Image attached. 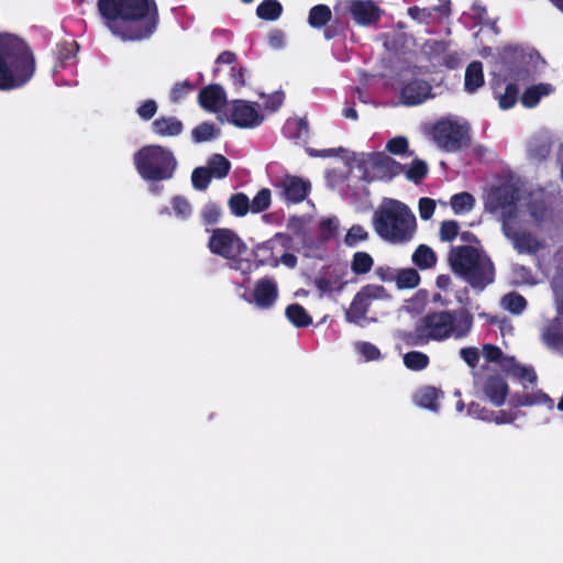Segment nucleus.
<instances>
[{"instance_id": "f257e3e1", "label": "nucleus", "mask_w": 563, "mask_h": 563, "mask_svg": "<svg viewBox=\"0 0 563 563\" xmlns=\"http://www.w3.org/2000/svg\"><path fill=\"white\" fill-rule=\"evenodd\" d=\"M97 7L104 25L122 41H141L156 30L155 0H98Z\"/></svg>"}, {"instance_id": "f03ea898", "label": "nucleus", "mask_w": 563, "mask_h": 563, "mask_svg": "<svg viewBox=\"0 0 563 563\" xmlns=\"http://www.w3.org/2000/svg\"><path fill=\"white\" fill-rule=\"evenodd\" d=\"M474 324V316L466 308L433 310L419 318L412 330L401 331L399 339L407 346H424L450 338H466Z\"/></svg>"}, {"instance_id": "7ed1b4c3", "label": "nucleus", "mask_w": 563, "mask_h": 563, "mask_svg": "<svg viewBox=\"0 0 563 563\" xmlns=\"http://www.w3.org/2000/svg\"><path fill=\"white\" fill-rule=\"evenodd\" d=\"M36 71L30 45L21 37L0 33V91L23 88Z\"/></svg>"}, {"instance_id": "20e7f679", "label": "nucleus", "mask_w": 563, "mask_h": 563, "mask_svg": "<svg viewBox=\"0 0 563 563\" xmlns=\"http://www.w3.org/2000/svg\"><path fill=\"white\" fill-rule=\"evenodd\" d=\"M372 223L376 234L386 242H409L416 232L417 220L410 208L396 199L385 198L374 211Z\"/></svg>"}, {"instance_id": "39448f33", "label": "nucleus", "mask_w": 563, "mask_h": 563, "mask_svg": "<svg viewBox=\"0 0 563 563\" xmlns=\"http://www.w3.org/2000/svg\"><path fill=\"white\" fill-rule=\"evenodd\" d=\"M449 263L452 271L474 289L483 290L495 280L493 261L487 254L472 245L452 247Z\"/></svg>"}, {"instance_id": "423d86ee", "label": "nucleus", "mask_w": 563, "mask_h": 563, "mask_svg": "<svg viewBox=\"0 0 563 563\" xmlns=\"http://www.w3.org/2000/svg\"><path fill=\"white\" fill-rule=\"evenodd\" d=\"M133 164L145 181L159 183L174 177L178 162L168 147L150 144L144 145L133 154Z\"/></svg>"}, {"instance_id": "0eeeda50", "label": "nucleus", "mask_w": 563, "mask_h": 563, "mask_svg": "<svg viewBox=\"0 0 563 563\" xmlns=\"http://www.w3.org/2000/svg\"><path fill=\"white\" fill-rule=\"evenodd\" d=\"M430 135L445 152H459L471 145L470 126L451 120L437 121L431 128Z\"/></svg>"}, {"instance_id": "6e6552de", "label": "nucleus", "mask_w": 563, "mask_h": 563, "mask_svg": "<svg viewBox=\"0 0 563 563\" xmlns=\"http://www.w3.org/2000/svg\"><path fill=\"white\" fill-rule=\"evenodd\" d=\"M387 290L382 285L367 284L354 295L350 307L345 309L344 318L347 323L364 325L366 314L374 300L388 298Z\"/></svg>"}, {"instance_id": "1a4fd4ad", "label": "nucleus", "mask_w": 563, "mask_h": 563, "mask_svg": "<svg viewBox=\"0 0 563 563\" xmlns=\"http://www.w3.org/2000/svg\"><path fill=\"white\" fill-rule=\"evenodd\" d=\"M207 246L212 254L225 260H236L247 251L245 242L229 228L213 229Z\"/></svg>"}, {"instance_id": "9d476101", "label": "nucleus", "mask_w": 563, "mask_h": 563, "mask_svg": "<svg viewBox=\"0 0 563 563\" xmlns=\"http://www.w3.org/2000/svg\"><path fill=\"white\" fill-rule=\"evenodd\" d=\"M367 163L373 173V175L368 177V181L374 179L390 181L405 169V165L400 164L385 152L371 153Z\"/></svg>"}, {"instance_id": "9b49d317", "label": "nucleus", "mask_w": 563, "mask_h": 563, "mask_svg": "<svg viewBox=\"0 0 563 563\" xmlns=\"http://www.w3.org/2000/svg\"><path fill=\"white\" fill-rule=\"evenodd\" d=\"M275 187L283 200L287 203L302 202L309 195L311 184L299 176L285 175L276 180Z\"/></svg>"}, {"instance_id": "f8f14e48", "label": "nucleus", "mask_w": 563, "mask_h": 563, "mask_svg": "<svg viewBox=\"0 0 563 563\" xmlns=\"http://www.w3.org/2000/svg\"><path fill=\"white\" fill-rule=\"evenodd\" d=\"M263 114L257 110V104L238 99L232 102L230 122L242 129H252L262 124Z\"/></svg>"}, {"instance_id": "ddd939ff", "label": "nucleus", "mask_w": 563, "mask_h": 563, "mask_svg": "<svg viewBox=\"0 0 563 563\" xmlns=\"http://www.w3.org/2000/svg\"><path fill=\"white\" fill-rule=\"evenodd\" d=\"M349 10L353 20L363 26L377 24L382 15L380 8L373 0H352Z\"/></svg>"}, {"instance_id": "4468645a", "label": "nucleus", "mask_w": 563, "mask_h": 563, "mask_svg": "<svg viewBox=\"0 0 563 563\" xmlns=\"http://www.w3.org/2000/svg\"><path fill=\"white\" fill-rule=\"evenodd\" d=\"M519 199V189L510 183L493 187L487 195V207L492 211L506 209L515 205Z\"/></svg>"}, {"instance_id": "2eb2a0df", "label": "nucleus", "mask_w": 563, "mask_h": 563, "mask_svg": "<svg viewBox=\"0 0 563 563\" xmlns=\"http://www.w3.org/2000/svg\"><path fill=\"white\" fill-rule=\"evenodd\" d=\"M275 240H282L283 245L286 246L291 241V238L285 233H276L274 239L256 244L253 249V255L257 266L268 265L272 267H277L279 265V261L277 257H275L274 254Z\"/></svg>"}, {"instance_id": "dca6fc26", "label": "nucleus", "mask_w": 563, "mask_h": 563, "mask_svg": "<svg viewBox=\"0 0 563 563\" xmlns=\"http://www.w3.org/2000/svg\"><path fill=\"white\" fill-rule=\"evenodd\" d=\"M503 231L519 254H536L542 247L541 243L530 232L516 231L507 222L503 223Z\"/></svg>"}, {"instance_id": "f3484780", "label": "nucleus", "mask_w": 563, "mask_h": 563, "mask_svg": "<svg viewBox=\"0 0 563 563\" xmlns=\"http://www.w3.org/2000/svg\"><path fill=\"white\" fill-rule=\"evenodd\" d=\"M432 87L423 79H412L405 84L400 90V99L406 106L422 103L431 95Z\"/></svg>"}, {"instance_id": "a211bd4d", "label": "nucleus", "mask_w": 563, "mask_h": 563, "mask_svg": "<svg viewBox=\"0 0 563 563\" xmlns=\"http://www.w3.org/2000/svg\"><path fill=\"white\" fill-rule=\"evenodd\" d=\"M483 393L496 407L505 404L509 393L507 380L499 374L489 375L483 383Z\"/></svg>"}, {"instance_id": "6ab92c4d", "label": "nucleus", "mask_w": 563, "mask_h": 563, "mask_svg": "<svg viewBox=\"0 0 563 563\" xmlns=\"http://www.w3.org/2000/svg\"><path fill=\"white\" fill-rule=\"evenodd\" d=\"M254 302L262 309L273 307L278 297L277 283L272 277L258 279L253 290Z\"/></svg>"}, {"instance_id": "aec40b11", "label": "nucleus", "mask_w": 563, "mask_h": 563, "mask_svg": "<svg viewBox=\"0 0 563 563\" xmlns=\"http://www.w3.org/2000/svg\"><path fill=\"white\" fill-rule=\"evenodd\" d=\"M499 55L503 63L509 66V76L511 79L516 81H529L531 79L530 71L527 67L516 65L518 58L522 57V53L518 47L505 46Z\"/></svg>"}, {"instance_id": "412c9836", "label": "nucleus", "mask_w": 563, "mask_h": 563, "mask_svg": "<svg viewBox=\"0 0 563 563\" xmlns=\"http://www.w3.org/2000/svg\"><path fill=\"white\" fill-rule=\"evenodd\" d=\"M198 102L205 110L217 112L225 103L224 89L218 84L208 85L199 91Z\"/></svg>"}, {"instance_id": "4be33fe9", "label": "nucleus", "mask_w": 563, "mask_h": 563, "mask_svg": "<svg viewBox=\"0 0 563 563\" xmlns=\"http://www.w3.org/2000/svg\"><path fill=\"white\" fill-rule=\"evenodd\" d=\"M536 405H542L549 409H553L554 401L548 394L542 390L522 394L516 393L509 398V406L511 408L531 407Z\"/></svg>"}, {"instance_id": "5701e85b", "label": "nucleus", "mask_w": 563, "mask_h": 563, "mask_svg": "<svg viewBox=\"0 0 563 563\" xmlns=\"http://www.w3.org/2000/svg\"><path fill=\"white\" fill-rule=\"evenodd\" d=\"M152 131L162 137H174L183 133L184 124L176 117L162 115L152 122Z\"/></svg>"}, {"instance_id": "b1692460", "label": "nucleus", "mask_w": 563, "mask_h": 563, "mask_svg": "<svg viewBox=\"0 0 563 563\" xmlns=\"http://www.w3.org/2000/svg\"><path fill=\"white\" fill-rule=\"evenodd\" d=\"M485 82L483 64L479 60L470 63L465 70L464 89L468 93L476 92Z\"/></svg>"}, {"instance_id": "393cba45", "label": "nucleus", "mask_w": 563, "mask_h": 563, "mask_svg": "<svg viewBox=\"0 0 563 563\" xmlns=\"http://www.w3.org/2000/svg\"><path fill=\"white\" fill-rule=\"evenodd\" d=\"M554 90L551 84H538L528 87L522 96L521 103L526 108H534L541 100L542 97L550 95Z\"/></svg>"}, {"instance_id": "a878e982", "label": "nucleus", "mask_w": 563, "mask_h": 563, "mask_svg": "<svg viewBox=\"0 0 563 563\" xmlns=\"http://www.w3.org/2000/svg\"><path fill=\"white\" fill-rule=\"evenodd\" d=\"M507 363H509V365L504 364L505 369L522 384H525V382H528L530 385L537 383L538 376L533 367L521 365L517 363L514 357L508 358Z\"/></svg>"}, {"instance_id": "bb28decb", "label": "nucleus", "mask_w": 563, "mask_h": 563, "mask_svg": "<svg viewBox=\"0 0 563 563\" xmlns=\"http://www.w3.org/2000/svg\"><path fill=\"white\" fill-rule=\"evenodd\" d=\"M283 132L290 140H305L309 134V125L306 119H289L286 121Z\"/></svg>"}, {"instance_id": "cd10ccee", "label": "nucleus", "mask_w": 563, "mask_h": 563, "mask_svg": "<svg viewBox=\"0 0 563 563\" xmlns=\"http://www.w3.org/2000/svg\"><path fill=\"white\" fill-rule=\"evenodd\" d=\"M411 258L413 264L420 269H429L437 264L434 251L426 244H420L415 250Z\"/></svg>"}, {"instance_id": "c85d7f7f", "label": "nucleus", "mask_w": 563, "mask_h": 563, "mask_svg": "<svg viewBox=\"0 0 563 563\" xmlns=\"http://www.w3.org/2000/svg\"><path fill=\"white\" fill-rule=\"evenodd\" d=\"M286 317L297 328H307L312 323L311 316L299 303H291L286 308Z\"/></svg>"}, {"instance_id": "c756f323", "label": "nucleus", "mask_w": 563, "mask_h": 563, "mask_svg": "<svg viewBox=\"0 0 563 563\" xmlns=\"http://www.w3.org/2000/svg\"><path fill=\"white\" fill-rule=\"evenodd\" d=\"M332 19V12L327 4H317L309 11L308 23L313 29L324 27Z\"/></svg>"}, {"instance_id": "7c9ffc66", "label": "nucleus", "mask_w": 563, "mask_h": 563, "mask_svg": "<svg viewBox=\"0 0 563 563\" xmlns=\"http://www.w3.org/2000/svg\"><path fill=\"white\" fill-rule=\"evenodd\" d=\"M207 168L212 174V177L223 179L229 175L231 170V163L222 154H213L208 159Z\"/></svg>"}, {"instance_id": "2f4dec72", "label": "nucleus", "mask_w": 563, "mask_h": 563, "mask_svg": "<svg viewBox=\"0 0 563 563\" xmlns=\"http://www.w3.org/2000/svg\"><path fill=\"white\" fill-rule=\"evenodd\" d=\"M283 13V5L278 0H263L256 8V14L265 21H276Z\"/></svg>"}, {"instance_id": "473e14b6", "label": "nucleus", "mask_w": 563, "mask_h": 563, "mask_svg": "<svg viewBox=\"0 0 563 563\" xmlns=\"http://www.w3.org/2000/svg\"><path fill=\"white\" fill-rule=\"evenodd\" d=\"M314 286L323 294L341 292L345 286V282L342 280L340 275H333L330 277L321 276L314 279Z\"/></svg>"}, {"instance_id": "72a5a7b5", "label": "nucleus", "mask_w": 563, "mask_h": 563, "mask_svg": "<svg viewBox=\"0 0 563 563\" xmlns=\"http://www.w3.org/2000/svg\"><path fill=\"white\" fill-rule=\"evenodd\" d=\"M220 135V129L212 122H202L191 131L195 143L208 142Z\"/></svg>"}, {"instance_id": "f704fd0d", "label": "nucleus", "mask_w": 563, "mask_h": 563, "mask_svg": "<svg viewBox=\"0 0 563 563\" xmlns=\"http://www.w3.org/2000/svg\"><path fill=\"white\" fill-rule=\"evenodd\" d=\"M450 205L455 214L471 211L475 206V198L467 191L455 194L450 199Z\"/></svg>"}, {"instance_id": "c9c22d12", "label": "nucleus", "mask_w": 563, "mask_h": 563, "mask_svg": "<svg viewBox=\"0 0 563 563\" xmlns=\"http://www.w3.org/2000/svg\"><path fill=\"white\" fill-rule=\"evenodd\" d=\"M395 282L399 289H412L419 285L420 275L415 268H402L396 273Z\"/></svg>"}, {"instance_id": "e433bc0d", "label": "nucleus", "mask_w": 563, "mask_h": 563, "mask_svg": "<svg viewBox=\"0 0 563 563\" xmlns=\"http://www.w3.org/2000/svg\"><path fill=\"white\" fill-rule=\"evenodd\" d=\"M374 265V260L372 255L364 251H358L354 253L351 269L355 275H364L371 272Z\"/></svg>"}, {"instance_id": "4c0bfd02", "label": "nucleus", "mask_w": 563, "mask_h": 563, "mask_svg": "<svg viewBox=\"0 0 563 563\" xmlns=\"http://www.w3.org/2000/svg\"><path fill=\"white\" fill-rule=\"evenodd\" d=\"M229 209L235 217L242 218L251 211L250 199L244 192L233 194L228 201Z\"/></svg>"}, {"instance_id": "58836bf2", "label": "nucleus", "mask_w": 563, "mask_h": 563, "mask_svg": "<svg viewBox=\"0 0 563 563\" xmlns=\"http://www.w3.org/2000/svg\"><path fill=\"white\" fill-rule=\"evenodd\" d=\"M430 363L429 356L419 351H410L404 355V364L408 369L422 371L428 367Z\"/></svg>"}, {"instance_id": "ea45409f", "label": "nucleus", "mask_w": 563, "mask_h": 563, "mask_svg": "<svg viewBox=\"0 0 563 563\" xmlns=\"http://www.w3.org/2000/svg\"><path fill=\"white\" fill-rule=\"evenodd\" d=\"M221 217V207L213 201L207 202L200 211L201 222L205 227H211L217 224L220 221Z\"/></svg>"}, {"instance_id": "a19ab883", "label": "nucleus", "mask_w": 563, "mask_h": 563, "mask_svg": "<svg viewBox=\"0 0 563 563\" xmlns=\"http://www.w3.org/2000/svg\"><path fill=\"white\" fill-rule=\"evenodd\" d=\"M402 173L409 180L419 184L428 175V165L424 161L415 158L408 168L405 167Z\"/></svg>"}, {"instance_id": "79ce46f5", "label": "nucleus", "mask_w": 563, "mask_h": 563, "mask_svg": "<svg viewBox=\"0 0 563 563\" xmlns=\"http://www.w3.org/2000/svg\"><path fill=\"white\" fill-rule=\"evenodd\" d=\"M438 399L439 391L434 387H426L417 395L418 405L430 410H437Z\"/></svg>"}, {"instance_id": "37998d69", "label": "nucleus", "mask_w": 563, "mask_h": 563, "mask_svg": "<svg viewBox=\"0 0 563 563\" xmlns=\"http://www.w3.org/2000/svg\"><path fill=\"white\" fill-rule=\"evenodd\" d=\"M211 179H212V174L210 173V170L207 167L200 166V167H196L192 170L191 184H192V187L197 190H200V191L206 190L209 187Z\"/></svg>"}, {"instance_id": "c03bdc74", "label": "nucleus", "mask_w": 563, "mask_h": 563, "mask_svg": "<svg viewBox=\"0 0 563 563\" xmlns=\"http://www.w3.org/2000/svg\"><path fill=\"white\" fill-rule=\"evenodd\" d=\"M503 303L509 312L518 314L525 310L527 300L522 295L512 291L503 297Z\"/></svg>"}, {"instance_id": "a18cd8bd", "label": "nucleus", "mask_w": 563, "mask_h": 563, "mask_svg": "<svg viewBox=\"0 0 563 563\" xmlns=\"http://www.w3.org/2000/svg\"><path fill=\"white\" fill-rule=\"evenodd\" d=\"M271 202V190L268 188H263L255 195L252 201H250L251 211L253 213H261L269 208Z\"/></svg>"}, {"instance_id": "49530a36", "label": "nucleus", "mask_w": 563, "mask_h": 563, "mask_svg": "<svg viewBox=\"0 0 563 563\" xmlns=\"http://www.w3.org/2000/svg\"><path fill=\"white\" fill-rule=\"evenodd\" d=\"M368 239V232L360 224H353L346 232L344 243L350 246H356L360 242Z\"/></svg>"}, {"instance_id": "de8ad7c7", "label": "nucleus", "mask_w": 563, "mask_h": 563, "mask_svg": "<svg viewBox=\"0 0 563 563\" xmlns=\"http://www.w3.org/2000/svg\"><path fill=\"white\" fill-rule=\"evenodd\" d=\"M339 230V219L329 217L319 222V233L323 241L332 239Z\"/></svg>"}, {"instance_id": "09e8293b", "label": "nucleus", "mask_w": 563, "mask_h": 563, "mask_svg": "<svg viewBox=\"0 0 563 563\" xmlns=\"http://www.w3.org/2000/svg\"><path fill=\"white\" fill-rule=\"evenodd\" d=\"M519 88L515 82H509L506 86L504 95L499 97V107L504 110L512 108L518 99Z\"/></svg>"}, {"instance_id": "8fccbe9b", "label": "nucleus", "mask_w": 563, "mask_h": 563, "mask_svg": "<svg viewBox=\"0 0 563 563\" xmlns=\"http://www.w3.org/2000/svg\"><path fill=\"white\" fill-rule=\"evenodd\" d=\"M460 233V224L455 220H445L440 225V240L443 242H452Z\"/></svg>"}, {"instance_id": "3c124183", "label": "nucleus", "mask_w": 563, "mask_h": 563, "mask_svg": "<svg viewBox=\"0 0 563 563\" xmlns=\"http://www.w3.org/2000/svg\"><path fill=\"white\" fill-rule=\"evenodd\" d=\"M194 89L195 86L189 80L178 81L173 86L169 99L172 102L178 103Z\"/></svg>"}, {"instance_id": "603ef678", "label": "nucleus", "mask_w": 563, "mask_h": 563, "mask_svg": "<svg viewBox=\"0 0 563 563\" xmlns=\"http://www.w3.org/2000/svg\"><path fill=\"white\" fill-rule=\"evenodd\" d=\"M407 13L413 21L420 24H430L433 19V9L431 8L413 5L408 8Z\"/></svg>"}, {"instance_id": "864d4df0", "label": "nucleus", "mask_w": 563, "mask_h": 563, "mask_svg": "<svg viewBox=\"0 0 563 563\" xmlns=\"http://www.w3.org/2000/svg\"><path fill=\"white\" fill-rule=\"evenodd\" d=\"M172 207L177 217L187 219L192 212L190 202L183 196H175L172 199Z\"/></svg>"}, {"instance_id": "5fc2aeb1", "label": "nucleus", "mask_w": 563, "mask_h": 563, "mask_svg": "<svg viewBox=\"0 0 563 563\" xmlns=\"http://www.w3.org/2000/svg\"><path fill=\"white\" fill-rule=\"evenodd\" d=\"M78 44L74 41L71 43H62L57 45V58L62 64H67L76 56Z\"/></svg>"}, {"instance_id": "6e6d98bb", "label": "nucleus", "mask_w": 563, "mask_h": 563, "mask_svg": "<svg viewBox=\"0 0 563 563\" xmlns=\"http://www.w3.org/2000/svg\"><path fill=\"white\" fill-rule=\"evenodd\" d=\"M356 350L366 361H377L382 356L379 349L371 342H357Z\"/></svg>"}, {"instance_id": "4d7b16f0", "label": "nucleus", "mask_w": 563, "mask_h": 563, "mask_svg": "<svg viewBox=\"0 0 563 563\" xmlns=\"http://www.w3.org/2000/svg\"><path fill=\"white\" fill-rule=\"evenodd\" d=\"M409 147L408 140L405 136H396L387 141L386 150L394 155H404Z\"/></svg>"}, {"instance_id": "13d9d810", "label": "nucleus", "mask_w": 563, "mask_h": 563, "mask_svg": "<svg viewBox=\"0 0 563 563\" xmlns=\"http://www.w3.org/2000/svg\"><path fill=\"white\" fill-rule=\"evenodd\" d=\"M467 411H468V415L476 418V419H481L483 421H493V418H494V411L490 410V409H487L486 407L482 406L481 404L478 402H475V401H472L470 405H468V408H467Z\"/></svg>"}, {"instance_id": "bf43d9fd", "label": "nucleus", "mask_w": 563, "mask_h": 563, "mask_svg": "<svg viewBox=\"0 0 563 563\" xmlns=\"http://www.w3.org/2000/svg\"><path fill=\"white\" fill-rule=\"evenodd\" d=\"M262 97L265 98L264 108L272 112L277 111L283 106L285 100V93L282 90H277L267 96L263 95Z\"/></svg>"}, {"instance_id": "052dcab7", "label": "nucleus", "mask_w": 563, "mask_h": 563, "mask_svg": "<svg viewBox=\"0 0 563 563\" xmlns=\"http://www.w3.org/2000/svg\"><path fill=\"white\" fill-rule=\"evenodd\" d=\"M157 112V103L153 99H147L143 101L139 108L136 109L137 115L144 120H151Z\"/></svg>"}, {"instance_id": "680f3d73", "label": "nucleus", "mask_w": 563, "mask_h": 563, "mask_svg": "<svg viewBox=\"0 0 563 563\" xmlns=\"http://www.w3.org/2000/svg\"><path fill=\"white\" fill-rule=\"evenodd\" d=\"M543 340L547 345L559 347L563 345V333L558 328L550 327L543 333Z\"/></svg>"}, {"instance_id": "e2e57ef3", "label": "nucleus", "mask_w": 563, "mask_h": 563, "mask_svg": "<svg viewBox=\"0 0 563 563\" xmlns=\"http://www.w3.org/2000/svg\"><path fill=\"white\" fill-rule=\"evenodd\" d=\"M419 214L422 220H429L432 218L435 210V201L431 198H420L418 203Z\"/></svg>"}, {"instance_id": "0e129e2a", "label": "nucleus", "mask_w": 563, "mask_h": 563, "mask_svg": "<svg viewBox=\"0 0 563 563\" xmlns=\"http://www.w3.org/2000/svg\"><path fill=\"white\" fill-rule=\"evenodd\" d=\"M460 356L470 366L476 367L479 361V353L476 347H463L460 350Z\"/></svg>"}, {"instance_id": "69168bd1", "label": "nucleus", "mask_w": 563, "mask_h": 563, "mask_svg": "<svg viewBox=\"0 0 563 563\" xmlns=\"http://www.w3.org/2000/svg\"><path fill=\"white\" fill-rule=\"evenodd\" d=\"M483 355L488 362H499L503 358V351L497 345L485 344Z\"/></svg>"}, {"instance_id": "338daca9", "label": "nucleus", "mask_w": 563, "mask_h": 563, "mask_svg": "<svg viewBox=\"0 0 563 563\" xmlns=\"http://www.w3.org/2000/svg\"><path fill=\"white\" fill-rule=\"evenodd\" d=\"M231 79H232V84L236 90H240L241 88H243L246 84L245 68H243V67L236 68L234 66L231 67Z\"/></svg>"}, {"instance_id": "774afa93", "label": "nucleus", "mask_w": 563, "mask_h": 563, "mask_svg": "<svg viewBox=\"0 0 563 563\" xmlns=\"http://www.w3.org/2000/svg\"><path fill=\"white\" fill-rule=\"evenodd\" d=\"M268 44L273 48H282L285 44V34L280 30H274L268 35Z\"/></svg>"}]
</instances>
